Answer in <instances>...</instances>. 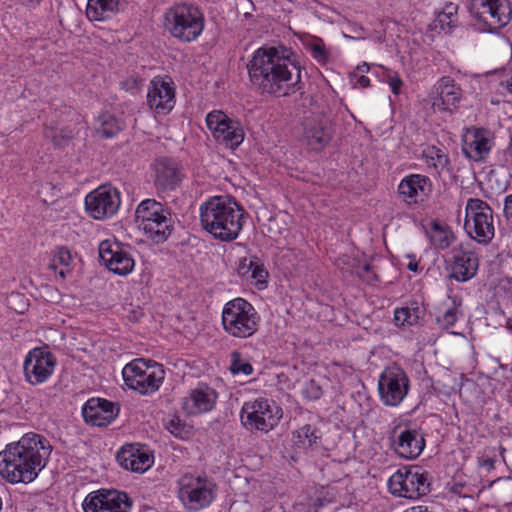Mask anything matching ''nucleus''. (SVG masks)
I'll use <instances>...</instances> for the list:
<instances>
[{
    "label": "nucleus",
    "instance_id": "obj_1",
    "mask_svg": "<svg viewBox=\"0 0 512 512\" xmlns=\"http://www.w3.org/2000/svg\"><path fill=\"white\" fill-rule=\"evenodd\" d=\"M247 70L254 87L277 97L295 92L301 78L295 55L284 46L257 49L247 64Z\"/></svg>",
    "mask_w": 512,
    "mask_h": 512
},
{
    "label": "nucleus",
    "instance_id": "obj_2",
    "mask_svg": "<svg viewBox=\"0 0 512 512\" xmlns=\"http://www.w3.org/2000/svg\"><path fill=\"white\" fill-rule=\"evenodd\" d=\"M53 447L43 435L29 432L0 452V475L11 484L33 482L46 467Z\"/></svg>",
    "mask_w": 512,
    "mask_h": 512
},
{
    "label": "nucleus",
    "instance_id": "obj_3",
    "mask_svg": "<svg viewBox=\"0 0 512 512\" xmlns=\"http://www.w3.org/2000/svg\"><path fill=\"white\" fill-rule=\"evenodd\" d=\"M202 228L215 239L230 242L235 240L244 224V209L232 198L213 196L199 207Z\"/></svg>",
    "mask_w": 512,
    "mask_h": 512
},
{
    "label": "nucleus",
    "instance_id": "obj_4",
    "mask_svg": "<svg viewBox=\"0 0 512 512\" xmlns=\"http://www.w3.org/2000/svg\"><path fill=\"white\" fill-rule=\"evenodd\" d=\"M206 24L203 11L191 3H177L163 14V26L171 37L183 43L196 41Z\"/></svg>",
    "mask_w": 512,
    "mask_h": 512
},
{
    "label": "nucleus",
    "instance_id": "obj_5",
    "mask_svg": "<svg viewBox=\"0 0 512 512\" xmlns=\"http://www.w3.org/2000/svg\"><path fill=\"white\" fill-rule=\"evenodd\" d=\"M221 321L229 336L247 339L258 332L261 317L250 302L238 297L223 306Z\"/></svg>",
    "mask_w": 512,
    "mask_h": 512
},
{
    "label": "nucleus",
    "instance_id": "obj_6",
    "mask_svg": "<svg viewBox=\"0 0 512 512\" xmlns=\"http://www.w3.org/2000/svg\"><path fill=\"white\" fill-rule=\"evenodd\" d=\"M136 222L155 243L165 242L173 231L170 210L155 199L142 200L135 211Z\"/></svg>",
    "mask_w": 512,
    "mask_h": 512
},
{
    "label": "nucleus",
    "instance_id": "obj_7",
    "mask_svg": "<svg viewBox=\"0 0 512 512\" xmlns=\"http://www.w3.org/2000/svg\"><path fill=\"white\" fill-rule=\"evenodd\" d=\"M177 488L178 499L192 512L209 507L217 494L216 483L205 475L185 474L177 481Z\"/></svg>",
    "mask_w": 512,
    "mask_h": 512
},
{
    "label": "nucleus",
    "instance_id": "obj_8",
    "mask_svg": "<svg viewBox=\"0 0 512 512\" xmlns=\"http://www.w3.org/2000/svg\"><path fill=\"white\" fill-rule=\"evenodd\" d=\"M282 416V408L274 400L258 398L243 404L240 421L249 432L268 433L278 425Z\"/></svg>",
    "mask_w": 512,
    "mask_h": 512
},
{
    "label": "nucleus",
    "instance_id": "obj_9",
    "mask_svg": "<svg viewBox=\"0 0 512 512\" xmlns=\"http://www.w3.org/2000/svg\"><path fill=\"white\" fill-rule=\"evenodd\" d=\"M165 372L161 364L134 359L122 370L125 385L143 395L156 392L163 383Z\"/></svg>",
    "mask_w": 512,
    "mask_h": 512
},
{
    "label": "nucleus",
    "instance_id": "obj_10",
    "mask_svg": "<svg viewBox=\"0 0 512 512\" xmlns=\"http://www.w3.org/2000/svg\"><path fill=\"white\" fill-rule=\"evenodd\" d=\"M387 486L395 497L417 499L430 492L429 474L419 466H404L390 476Z\"/></svg>",
    "mask_w": 512,
    "mask_h": 512
},
{
    "label": "nucleus",
    "instance_id": "obj_11",
    "mask_svg": "<svg viewBox=\"0 0 512 512\" xmlns=\"http://www.w3.org/2000/svg\"><path fill=\"white\" fill-rule=\"evenodd\" d=\"M465 214V228L470 237L480 244L490 243L495 234L491 207L481 199L470 198Z\"/></svg>",
    "mask_w": 512,
    "mask_h": 512
},
{
    "label": "nucleus",
    "instance_id": "obj_12",
    "mask_svg": "<svg viewBox=\"0 0 512 512\" xmlns=\"http://www.w3.org/2000/svg\"><path fill=\"white\" fill-rule=\"evenodd\" d=\"M470 12L478 24L489 32L505 27L512 20L509 0H472Z\"/></svg>",
    "mask_w": 512,
    "mask_h": 512
},
{
    "label": "nucleus",
    "instance_id": "obj_13",
    "mask_svg": "<svg viewBox=\"0 0 512 512\" xmlns=\"http://www.w3.org/2000/svg\"><path fill=\"white\" fill-rule=\"evenodd\" d=\"M206 125L214 139L229 148L238 147L244 140V130L240 122L220 110L207 114Z\"/></svg>",
    "mask_w": 512,
    "mask_h": 512
},
{
    "label": "nucleus",
    "instance_id": "obj_14",
    "mask_svg": "<svg viewBox=\"0 0 512 512\" xmlns=\"http://www.w3.org/2000/svg\"><path fill=\"white\" fill-rule=\"evenodd\" d=\"M99 256L107 269L117 275L126 276L135 266L131 247L115 239H106L99 244Z\"/></svg>",
    "mask_w": 512,
    "mask_h": 512
},
{
    "label": "nucleus",
    "instance_id": "obj_15",
    "mask_svg": "<svg viewBox=\"0 0 512 512\" xmlns=\"http://www.w3.org/2000/svg\"><path fill=\"white\" fill-rule=\"evenodd\" d=\"M378 389L380 399L386 406H397L409 391V378L400 367H388L379 377Z\"/></svg>",
    "mask_w": 512,
    "mask_h": 512
},
{
    "label": "nucleus",
    "instance_id": "obj_16",
    "mask_svg": "<svg viewBox=\"0 0 512 512\" xmlns=\"http://www.w3.org/2000/svg\"><path fill=\"white\" fill-rule=\"evenodd\" d=\"M82 507L84 512H130L132 500L125 492L100 489L89 493Z\"/></svg>",
    "mask_w": 512,
    "mask_h": 512
},
{
    "label": "nucleus",
    "instance_id": "obj_17",
    "mask_svg": "<svg viewBox=\"0 0 512 512\" xmlns=\"http://www.w3.org/2000/svg\"><path fill=\"white\" fill-rule=\"evenodd\" d=\"M120 202L119 191L111 185H101L85 197L87 213L97 220L113 216Z\"/></svg>",
    "mask_w": 512,
    "mask_h": 512
},
{
    "label": "nucleus",
    "instance_id": "obj_18",
    "mask_svg": "<svg viewBox=\"0 0 512 512\" xmlns=\"http://www.w3.org/2000/svg\"><path fill=\"white\" fill-rule=\"evenodd\" d=\"M56 358L46 348H34L28 352L23 363L26 380L32 384H41L53 374Z\"/></svg>",
    "mask_w": 512,
    "mask_h": 512
},
{
    "label": "nucleus",
    "instance_id": "obj_19",
    "mask_svg": "<svg viewBox=\"0 0 512 512\" xmlns=\"http://www.w3.org/2000/svg\"><path fill=\"white\" fill-rule=\"evenodd\" d=\"M391 438L395 452L405 459H416L425 447L424 436L417 428L397 426Z\"/></svg>",
    "mask_w": 512,
    "mask_h": 512
},
{
    "label": "nucleus",
    "instance_id": "obj_20",
    "mask_svg": "<svg viewBox=\"0 0 512 512\" xmlns=\"http://www.w3.org/2000/svg\"><path fill=\"white\" fill-rule=\"evenodd\" d=\"M436 96L431 97V107L434 111H455L462 100L461 87L450 76L441 77L435 85Z\"/></svg>",
    "mask_w": 512,
    "mask_h": 512
},
{
    "label": "nucleus",
    "instance_id": "obj_21",
    "mask_svg": "<svg viewBox=\"0 0 512 512\" xmlns=\"http://www.w3.org/2000/svg\"><path fill=\"white\" fill-rule=\"evenodd\" d=\"M301 126L302 139L313 150L323 149L332 139L331 122L323 115L306 117Z\"/></svg>",
    "mask_w": 512,
    "mask_h": 512
},
{
    "label": "nucleus",
    "instance_id": "obj_22",
    "mask_svg": "<svg viewBox=\"0 0 512 512\" xmlns=\"http://www.w3.org/2000/svg\"><path fill=\"white\" fill-rule=\"evenodd\" d=\"M154 185L158 191L175 190L181 183L184 174L182 166L174 159L160 157L152 165Z\"/></svg>",
    "mask_w": 512,
    "mask_h": 512
},
{
    "label": "nucleus",
    "instance_id": "obj_23",
    "mask_svg": "<svg viewBox=\"0 0 512 512\" xmlns=\"http://www.w3.org/2000/svg\"><path fill=\"white\" fill-rule=\"evenodd\" d=\"M217 392L205 383H198L181 400L182 410L190 416L210 412L216 404Z\"/></svg>",
    "mask_w": 512,
    "mask_h": 512
},
{
    "label": "nucleus",
    "instance_id": "obj_24",
    "mask_svg": "<svg viewBox=\"0 0 512 512\" xmlns=\"http://www.w3.org/2000/svg\"><path fill=\"white\" fill-rule=\"evenodd\" d=\"M431 179L422 174H409L398 185V194L408 205L423 203L432 192Z\"/></svg>",
    "mask_w": 512,
    "mask_h": 512
},
{
    "label": "nucleus",
    "instance_id": "obj_25",
    "mask_svg": "<svg viewBox=\"0 0 512 512\" xmlns=\"http://www.w3.org/2000/svg\"><path fill=\"white\" fill-rule=\"evenodd\" d=\"M171 81L154 78L147 93L149 107L158 114H167L175 104V91Z\"/></svg>",
    "mask_w": 512,
    "mask_h": 512
},
{
    "label": "nucleus",
    "instance_id": "obj_26",
    "mask_svg": "<svg viewBox=\"0 0 512 512\" xmlns=\"http://www.w3.org/2000/svg\"><path fill=\"white\" fill-rule=\"evenodd\" d=\"M118 413L119 408L113 402L102 398H91L82 408L85 422L98 427L109 425Z\"/></svg>",
    "mask_w": 512,
    "mask_h": 512
},
{
    "label": "nucleus",
    "instance_id": "obj_27",
    "mask_svg": "<svg viewBox=\"0 0 512 512\" xmlns=\"http://www.w3.org/2000/svg\"><path fill=\"white\" fill-rule=\"evenodd\" d=\"M117 461L126 470L144 473L153 465L154 457L146 448L130 444L117 453Z\"/></svg>",
    "mask_w": 512,
    "mask_h": 512
},
{
    "label": "nucleus",
    "instance_id": "obj_28",
    "mask_svg": "<svg viewBox=\"0 0 512 512\" xmlns=\"http://www.w3.org/2000/svg\"><path fill=\"white\" fill-rule=\"evenodd\" d=\"M478 266L477 255L461 246L453 250L450 276L459 282H466L476 275Z\"/></svg>",
    "mask_w": 512,
    "mask_h": 512
},
{
    "label": "nucleus",
    "instance_id": "obj_29",
    "mask_svg": "<svg viewBox=\"0 0 512 512\" xmlns=\"http://www.w3.org/2000/svg\"><path fill=\"white\" fill-rule=\"evenodd\" d=\"M493 142L489 131L484 129L469 130L464 138L463 153L471 160L482 161L491 151Z\"/></svg>",
    "mask_w": 512,
    "mask_h": 512
},
{
    "label": "nucleus",
    "instance_id": "obj_30",
    "mask_svg": "<svg viewBox=\"0 0 512 512\" xmlns=\"http://www.w3.org/2000/svg\"><path fill=\"white\" fill-rule=\"evenodd\" d=\"M119 0H88L86 16L90 21H105L119 11Z\"/></svg>",
    "mask_w": 512,
    "mask_h": 512
},
{
    "label": "nucleus",
    "instance_id": "obj_31",
    "mask_svg": "<svg viewBox=\"0 0 512 512\" xmlns=\"http://www.w3.org/2000/svg\"><path fill=\"white\" fill-rule=\"evenodd\" d=\"M427 235L431 244L440 250L447 249L456 240V236L452 229L438 221L431 223L430 229L427 231Z\"/></svg>",
    "mask_w": 512,
    "mask_h": 512
},
{
    "label": "nucleus",
    "instance_id": "obj_32",
    "mask_svg": "<svg viewBox=\"0 0 512 512\" xmlns=\"http://www.w3.org/2000/svg\"><path fill=\"white\" fill-rule=\"evenodd\" d=\"M422 158L427 167L435 173L441 174L444 170H448L449 158L444 150L430 145L422 150Z\"/></svg>",
    "mask_w": 512,
    "mask_h": 512
},
{
    "label": "nucleus",
    "instance_id": "obj_33",
    "mask_svg": "<svg viewBox=\"0 0 512 512\" xmlns=\"http://www.w3.org/2000/svg\"><path fill=\"white\" fill-rule=\"evenodd\" d=\"M303 46L318 64L326 65L329 62L330 50L320 37L306 36L303 39Z\"/></svg>",
    "mask_w": 512,
    "mask_h": 512
},
{
    "label": "nucleus",
    "instance_id": "obj_34",
    "mask_svg": "<svg viewBox=\"0 0 512 512\" xmlns=\"http://www.w3.org/2000/svg\"><path fill=\"white\" fill-rule=\"evenodd\" d=\"M449 303H442L445 309L436 316L437 324L442 328H449L453 326L459 317V307L461 300L456 297H448Z\"/></svg>",
    "mask_w": 512,
    "mask_h": 512
},
{
    "label": "nucleus",
    "instance_id": "obj_35",
    "mask_svg": "<svg viewBox=\"0 0 512 512\" xmlns=\"http://www.w3.org/2000/svg\"><path fill=\"white\" fill-rule=\"evenodd\" d=\"M71 262L70 251L62 247L56 251L48 268L64 279L71 272Z\"/></svg>",
    "mask_w": 512,
    "mask_h": 512
},
{
    "label": "nucleus",
    "instance_id": "obj_36",
    "mask_svg": "<svg viewBox=\"0 0 512 512\" xmlns=\"http://www.w3.org/2000/svg\"><path fill=\"white\" fill-rule=\"evenodd\" d=\"M457 12L458 6L456 4L447 3L443 10L437 15L435 27L439 26L445 33L451 32L457 24Z\"/></svg>",
    "mask_w": 512,
    "mask_h": 512
},
{
    "label": "nucleus",
    "instance_id": "obj_37",
    "mask_svg": "<svg viewBox=\"0 0 512 512\" xmlns=\"http://www.w3.org/2000/svg\"><path fill=\"white\" fill-rule=\"evenodd\" d=\"M319 436L311 425H304L293 433V442L296 446L304 449L311 448L318 444Z\"/></svg>",
    "mask_w": 512,
    "mask_h": 512
},
{
    "label": "nucleus",
    "instance_id": "obj_38",
    "mask_svg": "<svg viewBox=\"0 0 512 512\" xmlns=\"http://www.w3.org/2000/svg\"><path fill=\"white\" fill-rule=\"evenodd\" d=\"M99 133L106 138L115 136L123 129V123L110 114H103L99 117Z\"/></svg>",
    "mask_w": 512,
    "mask_h": 512
},
{
    "label": "nucleus",
    "instance_id": "obj_39",
    "mask_svg": "<svg viewBox=\"0 0 512 512\" xmlns=\"http://www.w3.org/2000/svg\"><path fill=\"white\" fill-rule=\"evenodd\" d=\"M419 319V308L402 307L395 310L394 321L398 326L413 325Z\"/></svg>",
    "mask_w": 512,
    "mask_h": 512
},
{
    "label": "nucleus",
    "instance_id": "obj_40",
    "mask_svg": "<svg viewBox=\"0 0 512 512\" xmlns=\"http://www.w3.org/2000/svg\"><path fill=\"white\" fill-rule=\"evenodd\" d=\"M230 360V371L232 374H243L245 376H249L253 373L252 365L242 359V355L239 351H232L230 354Z\"/></svg>",
    "mask_w": 512,
    "mask_h": 512
},
{
    "label": "nucleus",
    "instance_id": "obj_41",
    "mask_svg": "<svg viewBox=\"0 0 512 512\" xmlns=\"http://www.w3.org/2000/svg\"><path fill=\"white\" fill-rule=\"evenodd\" d=\"M247 272H251V278L255 279L259 283L265 282L268 276V272L265 270L263 264L260 263L257 257H252L249 259Z\"/></svg>",
    "mask_w": 512,
    "mask_h": 512
},
{
    "label": "nucleus",
    "instance_id": "obj_42",
    "mask_svg": "<svg viewBox=\"0 0 512 512\" xmlns=\"http://www.w3.org/2000/svg\"><path fill=\"white\" fill-rule=\"evenodd\" d=\"M165 428L176 437H183V434L186 432L185 424L175 415L170 416L165 421Z\"/></svg>",
    "mask_w": 512,
    "mask_h": 512
},
{
    "label": "nucleus",
    "instance_id": "obj_43",
    "mask_svg": "<svg viewBox=\"0 0 512 512\" xmlns=\"http://www.w3.org/2000/svg\"><path fill=\"white\" fill-rule=\"evenodd\" d=\"M304 392L306 396L311 400H317L322 395L321 387L318 384H316V382L313 380L309 381L306 384Z\"/></svg>",
    "mask_w": 512,
    "mask_h": 512
},
{
    "label": "nucleus",
    "instance_id": "obj_44",
    "mask_svg": "<svg viewBox=\"0 0 512 512\" xmlns=\"http://www.w3.org/2000/svg\"><path fill=\"white\" fill-rule=\"evenodd\" d=\"M500 85L512 94V72L505 69L499 72Z\"/></svg>",
    "mask_w": 512,
    "mask_h": 512
},
{
    "label": "nucleus",
    "instance_id": "obj_45",
    "mask_svg": "<svg viewBox=\"0 0 512 512\" xmlns=\"http://www.w3.org/2000/svg\"><path fill=\"white\" fill-rule=\"evenodd\" d=\"M388 84L391 88V91L395 94V95H398L401 91V87L403 85V81L402 79L399 77L398 74H394L392 76H389L388 78Z\"/></svg>",
    "mask_w": 512,
    "mask_h": 512
},
{
    "label": "nucleus",
    "instance_id": "obj_46",
    "mask_svg": "<svg viewBox=\"0 0 512 512\" xmlns=\"http://www.w3.org/2000/svg\"><path fill=\"white\" fill-rule=\"evenodd\" d=\"M504 216L512 226V194L505 197L504 200Z\"/></svg>",
    "mask_w": 512,
    "mask_h": 512
},
{
    "label": "nucleus",
    "instance_id": "obj_47",
    "mask_svg": "<svg viewBox=\"0 0 512 512\" xmlns=\"http://www.w3.org/2000/svg\"><path fill=\"white\" fill-rule=\"evenodd\" d=\"M353 77L356 79L355 86H359L361 88L370 86V79L367 76L353 74Z\"/></svg>",
    "mask_w": 512,
    "mask_h": 512
},
{
    "label": "nucleus",
    "instance_id": "obj_48",
    "mask_svg": "<svg viewBox=\"0 0 512 512\" xmlns=\"http://www.w3.org/2000/svg\"><path fill=\"white\" fill-rule=\"evenodd\" d=\"M408 257L410 258V262L407 264L408 270H410L412 272H417L418 271V262H417L415 256L409 255Z\"/></svg>",
    "mask_w": 512,
    "mask_h": 512
},
{
    "label": "nucleus",
    "instance_id": "obj_49",
    "mask_svg": "<svg viewBox=\"0 0 512 512\" xmlns=\"http://www.w3.org/2000/svg\"><path fill=\"white\" fill-rule=\"evenodd\" d=\"M404 512H432V511H430L427 506L419 505V506L410 507V508L406 509Z\"/></svg>",
    "mask_w": 512,
    "mask_h": 512
},
{
    "label": "nucleus",
    "instance_id": "obj_50",
    "mask_svg": "<svg viewBox=\"0 0 512 512\" xmlns=\"http://www.w3.org/2000/svg\"><path fill=\"white\" fill-rule=\"evenodd\" d=\"M356 69H357V71H359L361 73H365V72L369 71L370 66L368 63L364 62V63L358 65Z\"/></svg>",
    "mask_w": 512,
    "mask_h": 512
},
{
    "label": "nucleus",
    "instance_id": "obj_51",
    "mask_svg": "<svg viewBox=\"0 0 512 512\" xmlns=\"http://www.w3.org/2000/svg\"><path fill=\"white\" fill-rule=\"evenodd\" d=\"M27 5L35 7L39 5L43 0H23Z\"/></svg>",
    "mask_w": 512,
    "mask_h": 512
},
{
    "label": "nucleus",
    "instance_id": "obj_52",
    "mask_svg": "<svg viewBox=\"0 0 512 512\" xmlns=\"http://www.w3.org/2000/svg\"><path fill=\"white\" fill-rule=\"evenodd\" d=\"M243 268H244V267H243V265H242V266H241V268H240V273H241L242 275L244 274Z\"/></svg>",
    "mask_w": 512,
    "mask_h": 512
},
{
    "label": "nucleus",
    "instance_id": "obj_53",
    "mask_svg": "<svg viewBox=\"0 0 512 512\" xmlns=\"http://www.w3.org/2000/svg\"><path fill=\"white\" fill-rule=\"evenodd\" d=\"M19 294H12L11 297H19Z\"/></svg>",
    "mask_w": 512,
    "mask_h": 512
}]
</instances>
